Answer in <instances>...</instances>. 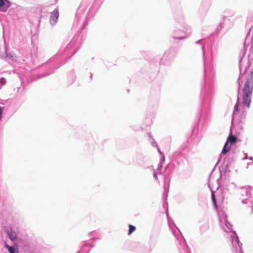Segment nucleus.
Here are the masks:
<instances>
[{"label":"nucleus","mask_w":253,"mask_h":253,"mask_svg":"<svg viewBox=\"0 0 253 253\" xmlns=\"http://www.w3.org/2000/svg\"><path fill=\"white\" fill-rule=\"evenodd\" d=\"M154 177H155L156 179H157V174H156V173H155L154 174Z\"/></svg>","instance_id":"f8f14e48"},{"label":"nucleus","mask_w":253,"mask_h":253,"mask_svg":"<svg viewBox=\"0 0 253 253\" xmlns=\"http://www.w3.org/2000/svg\"><path fill=\"white\" fill-rule=\"evenodd\" d=\"M231 146L228 145V143H227L226 142L223 148V149L222 150L221 153L222 154H225L227 153L230 149Z\"/></svg>","instance_id":"39448f33"},{"label":"nucleus","mask_w":253,"mask_h":253,"mask_svg":"<svg viewBox=\"0 0 253 253\" xmlns=\"http://www.w3.org/2000/svg\"><path fill=\"white\" fill-rule=\"evenodd\" d=\"M243 253V252H242V249L240 248V249H239V251H237V253Z\"/></svg>","instance_id":"9d476101"},{"label":"nucleus","mask_w":253,"mask_h":253,"mask_svg":"<svg viewBox=\"0 0 253 253\" xmlns=\"http://www.w3.org/2000/svg\"><path fill=\"white\" fill-rule=\"evenodd\" d=\"M8 237L12 241L15 240L17 238L16 234L14 232H11L9 233L8 234Z\"/></svg>","instance_id":"0eeeda50"},{"label":"nucleus","mask_w":253,"mask_h":253,"mask_svg":"<svg viewBox=\"0 0 253 253\" xmlns=\"http://www.w3.org/2000/svg\"><path fill=\"white\" fill-rule=\"evenodd\" d=\"M1 114H2V109H1V107H0V119L1 117Z\"/></svg>","instance_id":"9b49d317"},{"label":"nucleus","mask_w":253,"mask_h":253,"mask_svg":"<svg viewBox=\"0 0 253 253\" xmlns=\"http://www.w3.org/2000/svg\"><path fill=\"white\" fill-rule=\"evenodd\" d=\"M129 230L128 232V235H130L132 232H133L135 230L136 228L134 226L129 224Z\"/></svg>","instance_id":"6e6552de"},{"label":"nucleus","mask_w":253,"mask_h":253,"mask_svg":"<svg viewBox=\"0 0 253 253\" xmlns=\"http://www.w3.org/2000/svg\"><path fill=\"white\" fill-rule=\"evenodd\" d=\"M5 247L7 249L9 253H15V249L13 247L9 246L6 242H5Z\"/></svg>","instance_id":"423d86ee"},{"label":"nucleus","mask_w":253,"mask_h":253,"mask_svg":"<svg viewBox=\"0 0 253 253\" xmlns=\"http://www.w3.org/2000/svg\"><path fill=\"white\" fill-rule=\"evenodd\" d=\"M11 3L7 0H0V7L2 8L1 10L6 11L10 6Z\"/></svg>","instance_id":"7ed1b4c3"},{"label":"nucleus","mask_w":253,"mask_h":253,"mask_svg":"<svg viewBox=\"0 0 253 253\" xmlns=\"http://www.w3.org/2000/svg\"><path fill=\"white\" fill-rule=\"evenodd\" d=\"M211 197H212V201L213 202V205L215 208H217V204H216V201L215 199V196L214 195V193L213 192H212L211 193Z\"/></svg>","instance_id":"1a4fd4ad"},{"label":"nucleus","mask_w":253,"mask_h":253,"mask_svg":"<svg viewBox=\"0 0 253 253\" xmlns=\"http://www.w3.org/2000/svg\"><path fill=\"white\" fill-rule=\"evenodd\" d=\"M246 80L243 89L242 102L241 105L238 102L236 103L234 106V114L236 113L243 114L247 111V109H249L250 107L253 92V76L248 75Z\"/></svg>","instance_id":"f257e3e1"},{"label":"nucleus","mask_w":253,"mask_h":253,"mask_svg":"<svg viewBox=\"0 0 253 253\" xmlns=\"http://www.w3.org/2000/svg\"><path fill=\"white\" fill-rule=\"evenodd\" d=\"M237 141V137L235 136L230 135L227 139L226 142L227 143L235 144Z\"/></svg>","instance_id":"20e7f679"},{"label":"nucleus","mask_w":253,"mask_h":253,"mask_svg":"<svg viewBox=\"0 0 253 253\" xmlns=\"http://www.w3.org/2000/svg\"><path fill=\"white\" fill-rule=\"evenodd\" d=\"M59 17V12L57 9L54 10L51 14L50 21L52 25H54L57 22Z\"/></svg>","instance_id":"f03ea898"}]
</instances>
